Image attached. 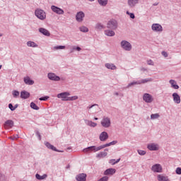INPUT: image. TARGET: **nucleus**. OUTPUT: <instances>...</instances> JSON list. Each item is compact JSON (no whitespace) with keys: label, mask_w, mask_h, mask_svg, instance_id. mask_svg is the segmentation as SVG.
I'll return each instance as SVG.
<instances>
[{"label":"nucleus","mask_w":181,"mask_h":181,"mask_svg":"<svg viewBox=\"0 0 181 181\" xmlns=\"http://www.w3.org/2000/svg\"><path fill=\"white\" fill-rule=\"evenodd\" d=\"M66 49V46L59 45L54 47V50H59V49Z\"/></svg>","instance_id":"35"},{"label":"nucleus","mask_w":181,"mask_h":181,"mask_svg":"<svg viewBox=\"0 0 181 181\" xmlns=\"http://www.w3.org/2000/svg\"><path fill=\"white\" fill-rule=\"evenodd\" d=\"M162 54H163V56H164V57H168V52H162Z\"/></svg>","instance_id":"50"},{"label":"nucleus","mask_w":181,"mask_h":181,"mask_svg":"<svg viewBox=\"0 0 181 181\" xmlns=\"http://www.w3.org/2000/svg\"><path fill=\"white\" fill-rule=\"evenodd\" d=\"M148 149L149 151H158L159 150V146L156 144H150L147 146Z\"/></svg>","instance_id":"13"},{"label":"nucleus","mask_w":181,"mask_h":181,"mask_svg":"<svg viewBox=\"0 0 181 181\" xmlns=\"http://www.w3.org/2000/svg\"><path fill=\"white\" fill-rule=\"evenodd\" d=\"M170 84H171V87L174 88L175 90H178L179 86H177V83L175 82V80H170L169 81Z\"/></svg>","instance_id":"23"},{"label":"nucleus","mask_w":181,"mask_h":181,"mask_svg":"<svg viewBox=\"0 0 181 181\" xmlns=\"http://www.w3.org/2000/svg\"><path fill=\"white\" fill-rule=\"evenodd\" d=\"M48 78H49V80H52V81H60V77L53 73L48 74Z\"/></svg>","instance_id":"11"},{"label":"nucleus","mask_w":181,"mask_h":181,"mask_svg":"<svg viewBox=\"0 0 181 181\" xmlns=\"http://www.w3.org/2000/svg\"><path fill=\"white\" fill-rule=\"evenodd\" d=\"M121 46L122 49L127 50V52H129L131 49H132V45H131V43L128 42L127 41H122Z\"/></svg>","instance_id":"5"},{"label":"nucleus","mask_w":181,"mask_h":181,"mask_svg":"<svg viewBox=\"0 0 181 181\" xmlns=\"http://www.w3.org/2000/svg\"><path fill=\"white\" fill-rule=\"evenodd\" d=\"M151 170L156 173H162V165L160 164H155L152 166Z\"/></svg>","instance_id":"8"},{"label":"nucleus","mask_w":181,"mask_h":181,"mask_svg":"<svg viewBox=\"0 0 181 181\" xmlns=\"http://www.w3.org/2000/svg\"><path fill=\"white\" fill-rule=\"evenodd\" d=\"M119 160H121L120 158L117 159V160H115V159H112L109 161V163L111 164V165H115V163H118V162H119Z\"/></svg>","instance_id":"37"},{"label":"nucleus","mask_w":181,"mask_h":181,"mask_svg":"<svg viewBox=\"0 0 181 181\" xmlns=\"http://www.w3.org/2000/svg\"><path fill=\"white\" fill-rule=\"evenodd\" d=\"M40 101H46L49 100V96H45L39 98Z\"/></svg>","instance_id":"45"},{"label":"nucleus","mask_w":181,"mask_h":181,"mask_svg":"<svg viewBox=\"0 0 181 181\" xmlns=\"http://www.w3.org/2000/svg\"><path fill=\"white\" fill-rule=\"evenodd\" d=\"M99 139L102 142L107 141V139H108V133H107V132H102L99 136Z\"/></svg>","instance_id":"12"},{"label":"nucleus","mask_w":181,"mask_h":181,"mask_svg":"<svg viewBox=\"0 0 181 181\" xmlns=\"http://www.w3.org/2000/svg\"><path fill=\"white\" fill-rule=\"evenodd\" d=\"M35 14L40 21H45V19H46V12L42 9L35 10Z\"/></svg>","instance_id":"2"},{"label":"nucleus","mask_w":181,"mask_h":181,"mask_svg":"<svg viewBox=\"0 0 181 181\" xmlns=\"http://www.w3.org/2000/svg\"><path fill=\"white\" fill-rule=\"evenodd\" d=\"M94 119H95V121H97V119H98V118L97 117H95Z\"/></svg>","instance_id":"52"},{"label":"nucleus","mask_w":181,"mask_h":181,"mask_svg":"<svg viewBox=\"0 0 181 181\" xmlns=\"http://www.w3.org/2000/svg\"><path fill=\"white\" fill-rule=\"evenodd\" d=\"M138 4V0H129L128 1V4L129 6H134Z\"/></svg>","instance_id":"30"},{"label":"nucleus","mask_w":181,"mask_h":181,"mask_svg":"<svg viewBox=\"0 0 181 181\" xmlns=\"http://www.w3.org/2000/svg\"><path fill=\"white\" fill-rule=\"evenodd\" d=\"M105 151H108V149H105Z\"/></svg>","instance_id":"57"},{"label":"nucleus","mask_w":181,"mask_h":181,"mask_svg":"<svg viewBox=\"0 0 181 181\" xmlns=\"http://www.w3.org/2000/svg\"><path fill=\"white\" fill-rule=\"evenodd\" d=\"M89 1H94V0H89Z\"/></svg>","instance_id":"56"},{"label":"nucleus","mask_w":181,"mask_h":181,"mask_svg":"<svg viewBox=\"0 0 181 181\" xmlns=\"http://www.w3.org/2000/svg\"><path fill=\"white\" fill-rule=\"evenodd\" d=\"M15 139H18V136H16L15 137Z\"/></svg>","instance_id":"55"},{"label":"nucleus","mask_w":181,"mask_h":181,"mask_svg":"<svg viewBox=\"0 0 181 181\" xmlns=\"http://www.w3.org/2000/svg\"><path fill=\"white\" fill-rule=\"evenodd\" d=\"M158 118H159V114H158V113L152 114L151 115V119H158Z\"/></svg>","instance_id":"38"},{"label":"nucleus","mask_w":181,"mask_h":181,"mask_svg":"<svg viewBox=\"0 0 181 181\" xmlns=\"http://www.w3.org/2000/svg\"><path fill=\"white\" fill-rule=\"evenodd\" d=\"M147 64H148V66H153V61H152L151 59L148 60Z\"/></svg>","instance_id":"48"},{"label":"nucleus","mask_w":181,"mask_h":181,"mask_svg":"<svg viewBox=\"0 0 181 181\" xmlns=\"http://www.w3.org/2000/svg\"><path fill=\"white\" fill-rule=\"evenodd\" d=\"M27 46H28V47H37V44L33 41H28L27 42Z\"/></svg>","instance_id":"28"},{"label":"nucleus","mask_w":181,"mask_h":181,"mask_svg":"<svg viewBox=\"0 0 181 181\" xmlns=\"http://www.w3.org/2000/svg\"><path fill=\"white\" fill-rule=\"evenodd\" d=\"M175 173H177V175H181V168H177Z\"/></svg>","instance_id":"47"},{"label":"nucleus","mask_w":181,"mask_h":181,"mask_svg":"<svg viewBox=\"0 0 181 181\" xmlns=\"http://www.w3.org/2000/svg\"><path fill=\"white\" fill-rule=\"evenodd\" d=\"M13 127V121L7 120L4 124V128L6 129H9V128H12Z\"/></svg>","instance_id":"18"},{"label":"nucleus","mask_w":181,"mask_h":181,"mask_svg":"<svg viewBox=\"0 0 181 181\" xmlns=\"http://www.w3.org/2000/svg\"><path fill=\"white\" fill-rule=\"evenodd\" d=\"M105 66L106 69H109L110 70H117V66L112 63H106Z\"/></svg>","instance_id":"21"},{"label":"nucleus","mask_w":181,"mask_h":181,"mask_svg":"<svg viewBox=\"0 0 181 181\" xmlns=\"http://www.w3.org/2000/svg\"><path fill=\"white\" fill-rule=\"evenodd\" d=\"M76 18L78 22H83V18H84V13L83 11H79L77 13Z\"/></svg>","instance_id":"15"},{"label":"nucleus","mask_w":181,"mask_h":181,"mask_svg":"<svg viewBox=\"0 0 181 181\" xmlns=\"http://www.w3.org/2000/svg\"><path fill=\"white\" fill-rule=\"evenodd\" d=\"M151 29L153 32H162L163 30L162 25L159 23H153L151 25Z\"/></svg>","instance_id":"6"},{"label":"nucleus","mask_w":181,"mask_h":181,"mask_svg":"<svg viewBox=\"0 0 181 181\" xmlns=\"http://www.w3.org/2000/svg\"><path fill=\"white\" fill-rule=\"evenodd\" d=\"M45 146L49 149H52V151H56V147H54L53 145L50 144V143H49V142H46Z\"/></svg>","instance_id":"32"},{"label":"nucleus","mask_w":181,"mask_h":181,"mask_svg":"<svg viewBox=\"0 0 181 181\" xmlns=\"http://www.w3.org/2000/svg\"><path fill=\"white\" fill-rule=\"evenodd\" d=\"M98 181H108V177L105 176V177L100 178V179L99 180H98Z\"/></svg>","instance_id":"46"},{"label":"nucleus","mask_w":181,"mask_h":181,"mask_svg":"<svg viewBox=\"0 0 181 181\" xmlns=\"http://www.w3.org/2000/svg\"><path fill=\"white\" fill-rule=\"evenodd\" d=\"M138 153H139V155L144 156V155H146V151H145L144 150H138Z\"/></svg>","instance_id":"43"},{"label":"nucleus","mask_w":181,"mask_h":181,"mask_svg":"<svg viewBox=\"0 0 181 181\" xmlns=\"http://www.w3.org/2000/svg\"><path fill=\"white\" fill-rule=\"evenodd\" d=\"M105 35H106V36H115V32L113 30H105Z\"/></svg>","instance_id":"26"},{"label":"nucleus","mask_w":181,"mask_h":181,"mask_svg":"<svg viewBox=\"0 0 181 181\" xmlns=\"http://www.w3.org/2000/svg\"><path fill=\"white\" fill-rule=\"evenodd\" d=\"M157 177L158 181H165L168 179V177L161 175H158Z\"/></svg>","instance_id":"34"},{"label":"nucleus","mask_w":181,"mask_h":181,"mask_svg":"<svg viewBox=\"0 0 181 181\" xmlns=\"http://www.w3.org/2000/svg\"><path fill=\"white\" fill-rule=\"evenodd\" d=\"M94 107L95 108V112L96 110H98V105L95 104V105H93L91 106H88L87 108L88 110H91V108H94Z\"/></svg>","instance_id":"39"},{"label":"nucleus","mask_w":181,"mask_h":181,"mask_svg":"<svg viewBox=\"0 0 181 181\" xmlns=\"http://www.w3.org/2000/svg\"><path fill=\"white\" fill-rule=\"evenodd\" d=\"M74 49H76V50H78V52H80V50H81V48H80V47H77Z\"/></svg>","instance_id":"51"},{"label":"nucleus","mask_w":181,"mask_h":181,"mask_svg":"<svg viewBox=\"0 0 181 181\" xmlns=\"http://www.w3.org/2000/svg\"><path fill=\"white\" fill-rule=\"evenodd\" d=\"M98 2L102 6H105L108 2V0H98Z\"/></svg>","instance_id":"33"},{"label":"nucleus","mask_w":181,"mask_h":181,"mask_svg":"<svg viewBox=\"0 0 181 181\" xmlns=\"http://www.w3.org/2000/svg\"><path fill=\"white\" fill-rule=\"evenodd\" d=\"M117 142H118V141H112V142H110V143H108V144H105V145H103L102 147H103V149H104V148H107V147H108V146H111V145H115L116 144H117Z\"/></svg>","instance_id":"31"},{"label":"nucleus","mask_w":181,"mask_h":181,"mask_svg":"<svg viewBox=\"0 0 181 181\" xmlns=\"http://www.w3.org/2000/svg\"><path fill=\"white\" fill-rule=\"evenodd\" d=\"M149 81H152L151 78L148 79H143L141 82H133L129 84V87H131V86H134V84H145V83H148Z\"/></svg>","instance_id":"14"},{"label":"nucleus","mask_w":181,"mask_h":181,"mask_svg":"<svg viewBox=\"0 0 181 181\" xmlns=\"http://www.w3.org/2000/svg\"><path fill=\"white\" fill-rule=\"evenodd\" d=\"M29 97H30V93H29L26 90L21 91V98H23V100H26V98H29Z\"/></svg>","instance_id":"19"},{"label":"nucleus","mask_w":181,"mask_h":181,"mask_svg":"<svg viewBox=\"0 0 181 181\" xmlns=\"http://www.w3.org/2000/svg\"><path fill=\"white\" fill-rule=\"evenodd\" d=\"M165 181H170L169 179L167 177V179Z\"/></svg>","instance_id":"53"},{"label":"nucleus","mask_w":181,"mask_h":181,"mask_svg":"<svg viewBox=\"0 0 181 181\" xmlns=\"http://www.w3.org/2000/svg\"><path fill=\"white\" fill-rule=\"evenodd\" d=\"M80 30L81 32H88V28H87V27H81L80 28Z\"/></svg>","instance_id":"41"},{"label":"nucleus","mask_w":181,"mask_h":181,"mask_svg":"<svg viewBox=\"0 0 181 181\" xmlns=\"http://www.w3.org/2000/svg\"><path fill=\"white\" fill-rule=\"evenodd\" d=\"M13 97L16 98V97H19V91L18 90H14L13 92Z\"/></svg>","instance_id":"44"},{"label":"nucleus","mask_w":181,"mask_h":181,"mask_svg":"<svg viewBox=\"0 0 181 181\" xmlns=\"http://www.w3.org/2000/svg\"><path fill=\"white\" fill-rule=\"evenodd\" d=\"M69 95H70V93L64 92L58 94L57 98H62V101H74L78 99V96L77 95L71 96V97H69Z\"/></svg>","instance_id":"1"},{"label":"nucleus","mask_w":181,"mask_h":181,"mask_svg":"<svg viewBox=\"0 0 181 181\" xmlns=\"http://www.w3.org/2000/svg\"><path fill=\"white\" fill-rule=\"evenodd\" d=\"M115 172H117V170H115V168H108L107 169L104 175H114V173H115Z\"/></svg>","instance_id":"20"},{"label":"nucleus","mask_w":181,"mask_h":181,"mask_svg":"<svg viewBox=\"0 0 181 181\" xmlns=\"http://www.w3.org/2000/svg\"><path fill=\"white\" fill-rule=\"evenodd\" d=\"M36 179H37L38 180H43V179H46L47 177V175L45 174L43 175H40L39 174H36L35 175Z\"/></svg>","instance_id":"29"},{"label":"nucleus","mask_w":181,"mask_h":181,"mask_svg":"<svg viewBox=\"0 0 181 181\" xmlns=\"http://www.w3.org/2000/svg\"><path fill=\"white\" fill-rule=\"evenodd\" d=\"M0 36H2V35L0 34Z\"/></svg>","instance_id":"58"},{"label":"nucleus","mask_w":181,"mask_h":181,"mask_svg":"<svg viewBox=\"0 0 181 181\" xmlns=\"http://www.w3.org/2000/svg\"><path fill=\"white\" fill-rule=\"evenodd\" d=\"M143 100L146 103H152L153 101V98H152V95L149 93H145L143 96Z\"/></svg>","instance_id":"10"},{"label":"nucleus","mask_w":181,"mask_h":181,"mask_svg":"<svg viewBox=\"0 0 181 181\" xmlns=\"http://www.w3.org/2000/svg\"><path fill=\"white\" fill-rule=\"evenodd\" d=\"M30 107L33 108V110H39V107H37V105L36 104H35V103L32 102L30 103Z\"/></svg>","instance_id":"36"},{"label":"nucleus","mask_w":181,"mask_h":181,"mask_svg":"<svg viewBox=\"0 0 181 181\" xmlns=\"http://www.w3.org/2000/svg\"><path fill=\"white\" fill-rule=\"evenodd\" d=\"M86 177H87V175L82 173V174L78 175L76 177V180L77 181H86Z\"/></svg>","instance_id":"22"},{"label":"nucleus","mask_w":181,"mask_h":181,"mask_svg":"<svg viewBox=\"0 0 181 181\" xmlns=\"http://www.w3.org/2000/svg\"><path fill=\"white\" fill-rule=\"evenodd\" d=\"M1 69H2V65H0V70H1Z\"/></svg>","instance_id":"54"},{"label":"nucleus","mask_w":181,"mask_h":181,"mask_svg":"<svg viewBox=\"0 0 181 181\" xmlns=\"http://www.w3.org/2000/svg\"><path fill=\"white\" fill-rule=\"evenodd\" d=\"M107 155H108V153H107V152L102 151V152L99 153L98 154H97L96 158H99L100 159H101V158H105V156H107Z\"/></svg>","instance_id":"27"},{"label":"nucleus","mask_w":181,"mask_h":181,"mask_svg":"<svg viewBox=\"0 0 181 181\" xmlns=\"http://www.w3.org/2000/svg\"><path fill=\"white\" fill-rule=\"evenodd\" d=\"M17 107H16H16H13V105H12V103H10V104L8 105V108H10L11 111H15Z\"/></svg>","instance_id":"40"},{"label":"nucleus","mask_w":181,"mask_h":181,"mask_svg":"<svg viewBox=\"0 0 181 181\" xmlns=\"http://www.w3.org/2000/svg\"><path fill=\"white\" fill-rule=\"evenodd\" d=\"M103 26L101 24L96 25V29H103Z\"/></svg>","instance_id":"49"},{"label":"nucleus","mask_w":181,"mask_h":181,"mask_svg":"<svg viewBox=\"0 0 181 181\" xmlns=\"http://www.w3.org/2000/svg\"><path fill=\"white\" fill-rule=\"evenodd\" d=\"M51 9L52 12H54V13H57V15H63L64 13V11H63V9L56 6H52Z\"/></svg>","instance_id":"7"},{"label":"nucleus","mask_w":181,"mask_h":181,"mask_svg":"<svg viewBox=\"0 0 181 181\" xmlns=\"http://www.w3.org/2000/svg\"><path fill=\"white\" fill-rule=\"evenodd\" d=\"M39 32H40V33H42V35H45V36H50V33L45 28H40Z\"/></svg>","instance_id":"24"},{"label":"nucleus","mask_w":181,"mask_h":181,"mask_svg":"<svg viewBox=\"0 0 181 181\" xmlns=\"http://www.w3.org/2000/svg\"><path fill=\"white\" fill-rule=\"evenodd\" d=\"M86 125H88V127H92V128H95L97 127V123L90 121V120H86Z\"/></svg>","instance_id":"25"},{"label":"nucleus","mask_w":181,"mask_h":181,"mask_svg":"<svg viewBox=\"0 0 181 181\" xmlns=\"http://www.w3.org/2000/svg\"><path fill=\"white\" fill-rule=\"evenodd\" d=\"M101 149H103V146H100L98 147L95 146H92L84 148L83 152L85 153H87V152H98V151H101Z\"/></svg>","instance_id":"3"},{"label":"nucleus","mask_w":181,"mask_h":181,"mask_svg":"<svg viewBox=\"0 0 181 181\" xmlns=\"http://www.w3.org/2000/svg\"><path fill=\"white\" fill-rule=\"evenodd\" d=\"M127 14L129 15V16L132 19H135V15L134 13H130L129 11H127Z\"/></svg>","instance_id":"42"},{"label":"nucleus","mask_w":181,"mask_h":181,"mask_svg":"<svg viewBox=\"0 0 181 181\" xmlns=\"http://www.w3.org/2000/svg\"><path fill=\"white\" fill-rule=\"evenodd\" d=\"M173 98L175 104H180V96H179V94L174 93L173 94Z\"/></svg>","instance_id":"16"},{"label":"nucleus","mask_w":181,"mask_h":181,"mask_svg":"<svg viewBox=\"0 0 181 181\" xmlns=\"http://www.w3.org/2000/svg\"><path fill=\"white\" fill-rule=\"evenodd\" d=\"M101 125L104 127V128H110L111 126V120L108 117H103L101 121Z\"/></svg>","instance_id":"4"},{"label":"nucleus","mask_w":181,"mask_h":181,"mask_svg":"<svg viewBox=\"0 0 181 181\" xmlns=\"http://www.w3.org/2000/svg\"><path fill=\"white\" fill-rule=\"evenodd\" d=\"M24 83L28 84V86H33L35 84V81L31 80L29 76H26L24 78Z\"/></svg>","instance_id":"17"},{"label":"nucleus","mask_w":181,"mask_h":181,"mask_svg":"<svg viewBox=\"0 0 181 181\" xmlns=\"http://www.w3.org/2000/svg\"><path fill=\"white\" fill-rule=\"evenodd\" d=\"M107 28L108 29H117V21L111 20L107 23Z\"/></svg>","instance_id":"9"}]
</instances>
